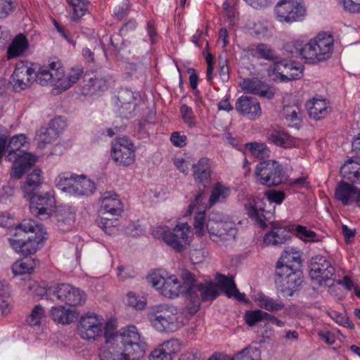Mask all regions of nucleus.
<instances>
[{"instance_id":"nucleus-1","label":"nucleus","mask_w":360,"mask_h":360,"mask_svg":"<svg viewBox=\"0 0 360 360\" xmlns=\"http://www.w3.org/2000/svg\"><path fill=\"white\" fill-rule=\"evenodd\" d=\"M104 338L105 345L100 350L101 360H139L145 354L146 342L134 326L117 331L114 323H108Z\"/></svg>"},{"instance_id":"nucleus-2","label":"nucleus","mask_w":360,"mask_h":360,"mask_svg":"<svg viewBox=\"0 0 360 360\" xmlns=\"http://www.w3.org/2000/svg\"><path fill=\"white\" fill-rule=\"evenodd\" d=\"M219 288L224 292L228 297H234L238 301L246 302L245 293H241L238 290L233 278L221 274H217V284L213 282L208 283H200L197 285L196 295L191 299L194 307L191 309V314H195L200 308V300L212 301L219 295Z\"/></svg>"},{"instance_id":"nucleus-3","label":"nucleus","mask_w":360,"mask_h":360,"mask_svg":"<svg viewBox=\"0 0 360 360\" xmlns=\"http://www.w3.org/2000/svg\"><path fill=\"white\" fill-rule=\"evenodd\" d=\"M55 182L60 190L74 196L90 195L96 190L94 182L84 176L62 174Z\"/></svg>"},{"instance_id":"nucleus-4","label":"nucleus","mask_w":360,"mask_h":360,"mask_svg":"<svg viewBox=\"0 0 360 360\" xmlns=\"http://www.w3.org/2000/svg\"><path fill=\"white\" fill-rule=\"evenodd\" d=\"M219 218L217 214H210L206 222V229L213 242L220 245H227L235 240L237 230L231 223Z\"/></svg>"},{"instance_id":"nucleus-5","label":"nucleus","mask_w":360,"mask_h":360,"mask_svg":"<svg viewBox=\"0 0 360 360\" xmlns=\"http://www.w3.org/2000/svg\"><path fill=\"white\" fill-rule=\"evenodd\" d=\"M255 175L262 185L268 187L277 186L287 179L283 166L278 162L271 160L257 164Z\"/></svg>"},{"instance_id":"nucleus-6","label":"nucleus","mask_w":360,"mask_h":360,"mask_svg":"<svg viewBox=\"0 0 360 360\" xmlns=\"http://www.w3.org/2000/svg\"><path fill=\"white\" fill-rule=\"evenodd\" d=\"M191 233L187 223L177 224L172 230L165 226H159L153 231L155 238H162L163 240L176 250L183 251L188 243V235Z\"/></svg>"},{"instance_id":"nucleus-7","label":"nucleus","mask_w":360,"mask_h":360,"mask_svg":"<svg viewBox=\"0 0 360 360\" xmlns=\"http://www.w3.org/2000/svg\"><path fill=\"white\" fill-rule=\"evenodd\" d=\"M333 40L330 35L319 34L305 44V60L316 63L328 59L332 54Z\"/></svg>"},{"instance_id":"nucleus-8","label":"nucleus","mask_w":360,"mask_h":360,"mask_svg":"<svg viewBox=\"0 0 360 360\" xmlns=\"http://www.w3.org/2000/svg\"><path fill=\"white\" fill-rule=\"evenodd\" d=\"M275 283L283 296L291 297L300 289L302 283V273L293 269L292 266L278 267L276 269Z\"/></svg>"},{"instance_id":"nucleus-9","label":"nucleus","mask_w":360,"mask_h":360,"mask_svg":"<svg viewBox=\"0 0 360 360\" xmlns=\"http://www.w3.org/2000/svg\"><path fill=\"white\" fill-rule=\"evenodd\" d=\"M148 319L158 331H172L177 326V309L168 304L156 305L150 309Z\"/></svg>"},{"instance_id":"nucleus-10","label":"nucleus","mask_w":360,"mask_h":360,"mask_svg":"<svg viewBox=\"0 0 360 360\" xmlns=\"http://www.w3.org/2000/svg\"><path fill=\"white\" fill-rule=\"evenodd\" d=\"M46 294L51 300H58L71 307L82 305L86 300L84 291L68 283L49 287Z\"/></svg>"},{"instance_id":"nucleus-11","label":"nucleus","mask_w":360,"mask_h":360,"mask_svg":"<svg viewBox=\"0 0 360 360\" xmlns=\"http://www.w3.org/2000/svg\"><path fill=\"white\" fill-rule=\"evenodd\" d=\"M309 276L319 285L330 287L335 282V269L330 261L325 257L317 255L313 257L309 265Z\"/></svg>"},{"instance_id":"nucleus-12","label":"nucleus","mask_w":360,"mask_h":360,"mask_svg":"<svg viewBox=\"0 0 360 360\" xmlns=\"http://www.w3.org/2000/svg\"><path fill=\"white\" fill-rule=\"evenodd\" d=\"M106 324L104 323L103 317L95 313L88 312L82 316L79 321L77 327L78 333L80 337L84 340H96L101 337L102 333H105Z\"/></svg>"},{"instance_id":"nucleus-13","label":"nucleus","mask_w":360,"mask_h":360,"mask_svg":"<svg viewBox=\"0 0 360 360\" xmlns=\"http://www.w3.org/2000/svg\"><path fill=\"white\" fill-rule=\"evenodd\" d=\"M25 197L30 200V210L34 216L41 219H46L51 216L52 210L56 204L54 195L51 192H34Z\"/></svg>"},{"instance_id":"nucleus-14","label":"nucleus","mask_w":360,"mask_h":360,"mask_svg":"<svg viewBox=\"0 0 360 360\" xmlns=\"http://www.w3.org/2000/svg\"><path fill=\"white\" fill-rule=\"evenodd\" d=\"M275 13L278 21L291 23L303 19L305 8L297 0H280L275 7Z\"/></svg>"},{"instance_id":"nucleus-15","label":"nucleus","mask_w":360,"mask_h":360,"mask_svg":"<svg viewBox=\"0 0 360 360\" xmlns=\"http://www.w3.org/2000/svg\"><path fill=\"white\" fill-rule=\"evenodd\" d=\"M37 65L27 61H19L16 63L12 75L13 86L15 91L24 90L34 82V72Z\"/></svg>"},{"instance_id":"nucleus-16","label":"nucleus","mask_w":360,"mask_h":360,"mask_svg":"<svg viewBox=\"0 0 360 360\" xmlns=\"http://www.w3.org/2000/svg\"><path fill=\"white\" fill-rule=\"evenodd\" d=\"M63 77L65 71L60 63L53 61L48 66H37L34 72V82L41 86L52 84L57 86L58 81Z\"/></svg>"},{"instance_id":"nucleus-17","label":"nucleus","mask_w":360,"mask_h":360,"mask_svg":"<svg viewBox=\"0 0 360 360\" xmlns=\"http://www.w3.org/2000/svg\"><path fill=\"white\" fill-rule=\"evenodd\" d=\"M65 127V122L60 117H55L49 122L46 127L39 129L35 136L34 141L38 147L44 148L46 144L55 141Z\"/></svg>"},{"instance_id":"nucleus-18","label":"nucleus","mask_w":360,"mask_h":360,"mask_svg":"<svg viewBox=\"0 0 360 360\" xmlns=\"http://www.w3.org/2000/svg\"><path fill=\"white\" fill-rule=\"evenodd\" d=\"M111 155L118 165L129 166L135 160L134 144L126 137L119 138L112 146Z\"/></svg>"},{"instance_id":"nucleus-19","label":"nucleus","mask_w":360,"mask_h":360,"mask_svg":"<svg viewBox=\"0 0 360 360\" xmlns=\"http://www.w3.org/2000/svg\"><path fill=\"white\" fill-rule=\"evenodd\" d=\"M26 142V137L24 134L12 136L8 144H6L5 149L8 153L6 158L10 162H15L20 158H23L24 160H27L31 163H35L37 157L21 149V148L25 146Z\"/></svg>"},{"instance_id":"nucleus-20","label":"nucleus","mask_w":360,"mask_h":360,"mask_svg":"<svg viewBox=\"0 0 360 360\" xmlns=\"http://www.w3.org/2000/svg\"><path fill=\"white\" fill-rule=\"evenodd\" d=\"M240 86L245 93L255 94L267 100H271L275 96L273 88L257 77L243 79L240 82Z\"/></svg>"},{"instance_id":"nucleus-21","label":"nucleus","mask_w":360,"mask_h":360,"mask_svg":"<svg viewBox=\"0 0 360 360\" xmlns=\"http://www.w3.org/2000/svg\"><path fill=\"white\" fill-rule=\"evenodd\" d=\"M235 109L240 115L250 120H255L262 115L260 103L252 96H240L236 102Z\"/></svg>"},{"instance_id":"nucleus-22","label":"nucleus","mask_w":360,"mask_h":360,"mask_svg":"<svg viewBox=\"0 0 360 360\" xmlns=\"http://www.w3.org/2000/svg\"><path fill=\"white\" fill-rule=\"evenodd\" d=\"M45 238L43 236H32L27 240L8 238L11 246L24 256L35 253L43 245Z\"/></svg>"},{"instance_id":"nucleus-23","label":"nucleus","mask_w":360,"mask_h":360,"mask_svg":"<svg viewBox=\"0 0 360 360\" xmlns=\"http://www.w3.org/2000/svg\"><path fill=\"white\" fill-rule=\"evenodd\" d=\"M193 169L195 181L202 184L203 187L209 186L212 172V161L207 158H202L193 165Z\"/></svg>"},{"instance_id":"nucleus-24","label":"nucleus","mask_w":360,"mask_h":360,"mask_svg":"<svg viewBox=\"0 0 360 360\" xmlns=\"http://www.w3.org/2000/svg\"><path fill=\"white\" fill-rule=\"evenodd\" d=\"M117 100L120 103V112L123 117L129 118L136 108V95L131 89L122 88L117 95Z\"/></svg>"},{"instance_id":"nucleus-25","label":"nucleus","mask_w":360,"mask_h":360,"mask_svg":"<svg viewBox=\"0 0 360 360\" xmlns=\"http://www.w3.org/2000/svg\"><path fill=\"white\" fill-rule=\"evenodd\" d=\"M79 314L75 309L68 308L64 306L53 307L51 310V316L54 322L63 325L70 324L77 319Z\"/></svg>"},{"instance_id":"nucleus-26","label":"nucleus","mask_w":360,"mask_h":360,"mask_svg":"<svg viewBox=\"0 0 360 360\" xmlns=\"http://www.w3.org/2000/svg\"><path fill=\"white\" fill-rule=\"evenodd\" d=\"M160 292L166 297H176L185 292V286L181 285L175 275H170L167 276L160 289Z\"/></svg>"},{"instance_id":"nucleus-27","label":"nucleus","mask_w":360,"mask_h":360,"mask_svg":"<svg viewBox=\"0 0 360 360\" xmlns=\"http://www.w3.org/2000/svg\"><path fill=\"white\" fill-rule=\"evenodd\" d=\"M54 218L58 228L65 231L72 226L75 220V213L70 207H59L55 211Z\"/></svg>"},{"instance_id":"nucleus-28","label":"nucleus","mask_w":360,"mask_h":360,"mask_svg":"<svg viewBox=\"0 0 360 360\" xmlns=\"http://www.w3.org/2000/svg\"><path fill=\"white\" fill-rule=\"evenodd\" d=\"M359 191L354 186L340 182L335 189V198L344 205H349L356 201Z\"/></svg>"},{"instance_id":"nucleus-29","label":"nucleus","mask_w":360,"mask_h":360,"mask_svg":"<svg viewBox=\"0 0 360 360\" xmlns=\"http://www.w3.org/2000/svg\"><path fill=\"white\" fill-rule=\"evenodd\" d=\"M122 204L117 195L106 193L101 200V210L112 216L119 215L122 211Z\"/></svg>"},{"instance_id":"nucleus-30","label":"nucleus","mask_w":360,"mask_h":360,"mask_svg":"<svg viewBox=\"0 0 360 360\" xmlns=\"http://www.w3.org/2000/svg\"><path fill=\"white\" fill-rule=\"evenodd\" d=\"M290 237V232L285 229L274 226L271 231L265 234L264 242L266 245H279L283 244Z\"/></svg>"},{"instance_id":"nucleus-31","label":"nucleus","mask_w":360,"mask_h":360,"mask_svg":"<svg viewBox=\"0 0 360 360\" xmlns=\"http://www.w3.org/2000/svg\"><path fill=\"white\" fill-rule=\"evenodd\" d=\"M309 115L315 120L324 118L328 114V106L326 99H316L309 101L306 105Z\"/></svg>"},{"instance_id":"nucleus-32","label":"nucleus","mask_w":360,"mask_h":360,"mask_svg":"<svg viewBox=\"0 0 360 360\" xmlns=\"http://www.w3.org/2000/svg\"><path fill=\"white\" fill-rule=\"evenodd\" d=\"M305 44L302 40L286 42L283 47V55L287 58H301L305 60Z\"/></svg>"},{"instance_id":"nucleus-33","label":"nucleus","mask_w":360,"mask_h":360,"mask_svg":"<svg viewBox=\"0 0 360 360\" xmlns=\"http://www.w3.org/2000/svg\"><path fill=\"white\" fill-rule=\"evenodd\" d=\"M295 64V62L288 63L285 60H278L269 67L268 74L269 76L278 75L277 77L281 82H288V79L285 78L286 74L288 72H290L291 68H293Z\"/></svg>"},{"instance_id":"nucleus-34","label":"nucleus","mask_w":360,"mask_h":360,"mask_svg":"<svg viewBox=\"0 0 360 360\" xmlns=\"http://www.w3.org/2000/svg\"><path fill=\"white\" fill-rule=\"evenodd\" d=\"M262 202H254V204H249L245 206L248 215L254 220L258 226L264 229L266 224L264 221L266 217L264 215V208Z\"/></svg>"},{"instance_id":"nucleus-35","label":"nucleus","mask_w":360,"mask_h":360,"mask_svg":"<svg viewBox=\"0 0 360 360\" xmlns=\"http://www.w3.org/2000/svg\"><path fill=\"white\" fill-rule=\"evenodd\" d=\"M34 233V236H44L46 231L43 226L38 224L32 219H24L21 223L18 224L15 227V236L20 235L22 233Z\"/></svg>"},{"instance_id":"nucleus-36","label":"nucleus","mask_w":360,"mask_h":360,"mask_svg":"<svg viewBox=\"0 0 360 360\" xmlns=\"http://www.w3.org/2000/svg\"><path fill=\"white\" fill-rule=\"evenodd\" d=\"M255 301L259 307L271 312L278 311L284 308V304L281 300H274L264 294L257 295Z\"/></svg>"},{"instance_id":"nucleus-37","label":"nucleus","mask_w":360,"mask_h":360,"mask_svg":"<svg viewBox=\"0 0 360 360\" xmlns=\"http://www.w3.org/2000/svg\"><path fill=\"white\" fill-rule=\"evenodd\" d=\"M41 171L39 168H35L31 174H30L26 179V182L22 187L24 196L30 195L34 193V191L41 184Z\"/></svg>"},{"instance_id":"nucleus-38","label":"nucleus","mask_w":360,"mask_h":360,"mask_svg":"<svg viewBox=\"0 0 360 360\" xmlns=\"http://www.w3.org/2000/svg\"><path fill=\"white\" fill-rule=\"evenodd\" d=\"M37 265V262L31 257H25L15 262L12 266V271L15 276L31 274Z\"/></svg>"},{"instance_id":"nucleus-39","label":"nucleus","mask_w":360,"mask_h":360,"mask_svg":"<svg viewBox=\"0 0 360 360\" xmlns=\"http://www.w3.org/2000/svg\"><path fill=\"white\" fill-rule=\"evenodd\" d=\"M352 163V160L347 162L341 167L340 172L343 178L351 183L360 184V166Z\"/></svg>"},{"instance_id":"nucleus-40","label":"nucleus","mask_w":360,"mask_h":360,"mask_svg":"<svg viewBox=\"0 0 360 360\" xmlns=\"http://www.w3.org/2000/svg\"><path fill=\"white\" fill-rule=\"evenodd\" d=\"M28 46V42L22 34L17 35L8 48V58L18 56L22 53Z\"/></svg>"},{"instance_id":"nucleus-41","label":"nucleus","mask_w":360,"mask_h":360,"mask_svg":"<svg viewBox=\"0 0 360 360\" xmlns=\"http://www.w3.org/2000/svg\"><path fill=\"white\" fill-rule=\"evenodd\" d=\"M301 262L300 252L297 251L295 248H288L283 252L277 262L276 268L284 266H291V262H296L300 264Z\"/></svg>"},{"instance_id":"nucleus-42","label":"nucleus","mask_w":360,"mask_h":360,"mask_svg":"<svg viewBox=\"0 0 360 360\" xmlns=\"http://www.w3.org/2000/svg\"><path fill=\"white\" fill-rule=\"evenodd\" d=\"M252 51L253 55L274 63L277 62L279 58L276 51L266 44L260 43L257 44Z\"/></svg>"},{"instance_id":"nucleus-43","label":"nucleus","mask_w":360,"mask_h":360,"mask_svg":"<svg viewBox=\"0 0 360 360\" xmlns=\"http://www.w3.org/2000/svg\"><path fill=\"white\" fill-rule=\"evenodd\" d=\"M82 73V68H77L71 69V71L67 77L65 78L63 77L60 81H58L57 88L63 91L68 89L79 80Z\"/></svg>"},{"instance_id":"nucleus-44","label":"nucleus","mask_w":360,"mask_h":360,"mask_svg":"<svg viewBox=\"0 0 360 360\" xmlns=\"http://www.w3.org/2000/svg\"><path fill=\"white\" fill-rule=\"evenodd\" d=\"M231 360H261V352L257 347H247L236 354Z\"/></svg>"},{"instance_id":"nucleus-45","label":"nucleus","mask_w":360,"mask_h":360,"mask_svg":"<svg viewBox=\"0 0 360 360\" xmlns=\"http://www.w3.org/2000/svg\"><path fill=\"white\" fill-rule=\"evenodd\" d=\"M245 147L253 156L258 159L264 160L269 156L270 150L263 143H248L245 144Z\"/></svg>"},{"instance_id":"nucleus-46","label":"nucleus","mask_w":360,"mask_h":360,"mask_svg":"<svg viewBox=\"0 0 360 360\" xmlns=\"http://www.w3.org/2000/svg\"><path fill=\"white\" fill-rule=\"evenodd\" d=\"M229 195V189L220 183L215 184L209 199L210 206L217 202H223Z\"/></svg>"},{"instance_id":"nucleus-47","label":"nucleus","mask_w":360,"mask_h":360,"mask_svg":"<svg viewBox=\"0 0 360 360\" xmlns=\"http://www.w3.org/2000/svg\"><path fill=\"white\" fill-rule=\"evenodd\" d=\"M184 281L181 285L185 286V292L190 299H193V295H196L197 284L194 276L189 271H186L182 275Z\"/></svg>"},{"instance_id":"nucleus-48","label":"nucleus","mask_w":360,"mask_h":360,"mask_svg":"<svg viewBox=\"0 0 360 360\" xmlns=\"http://www.w3.org/2000/svg\"><path fill=\"white\" fill-rule=\"evenodd\" d=\"M14 166L11 172V177L13 179H19L25 174V171L27 170L34 163L30 162L27 160H24L23 158H20L15 162H13Z\"/></svg>"},{"instance_id":"nucleus-49","label":"nucleus","mask_w":360,"mask_h":360,"mask_svg":"<svg viewBox=\"0 0 360 360\" xmlns=\"http://www.w3.org/2000/svg\"><path fill=\"white\" fill-rule=\"evenodd\" d=\"M44 316V310L39 304L34 307L30 315L27 319V322L32 326H39L41 324V319Z\"/></svg>"},{"instance_id":"nucleus-50","label":"nucleus","mask_w":360,"mask_h":360,"mask_svg":"<svg viewBox=\"0 0 360 360\" xmlns=\"http://www.w3.org/2000/svg\"><path fill=\"white\" fill-rule=\"evenodd\" d=\"M264 311L260 309L248 310L245 312L244 319L250 326H253L257 323L264 321Z\"/></svg>"},{"instance_id":"nucleus-51","label":"nucleus","mask_w":360,"mask_h":360,"mask_svg":"<svg viewBox=\"0 0 360 360\" xmlns=\"http://www.w3.org/2000/svg\"><path fill=\"white\" fill-rule=\"evenodd\" d=\"M146 298L143 296L136 295L133 292L127 294V304L136 309H143L146 305Z\"/></svg>"},{"instance_id":"nucleus-52","label":"nucleus","mask_w":360,"mask_h":360,"mask_svg":"<svg viewBox=\"0 0 360 360\" xmlns=\"http://www.w3.org/2000/svg\"><path fill=\"white\" fill-rule=\"evenodd\" d=\"M16 8L15 0H0V19L10 15Z\"/></svg>"},{"instance_id":"nucleus-53","label":"nucleus","mask_w":360,"mask_h":360,"mask_svg":"<svg viewBox=\"0 0 360 360\" xmlns=\"http://www.w3.org/2000/svg\"><path fill=\"white\" fill-rule=\"evenodd\" d=\"M283 115L287 121L295 122V124H297V122L300 120V112L296 105L285 106L283 108Z\"/></svg>"},{"instance_id":"nucleus-54","label":"nucleus","mask_w":360,"mask_h":360,"mask_svg":"<svg viewBox=\"0 0 360 360\" xmlns=\"http://www.w3.org/2000/svg\"><path fill=\"white\" fill-rule=\"evenodd\" d=\"M73 8L75 15L79 18L87 11L88 2L86 0H68Z\"/></svg>"},{"instance_id":"nucleus-55","label":"nucleus","mask_w":360,"mask_h":360,"mask_svg":"<svg viewBox=\"0 0 360 360\" xmlns=\"http://www.w3.org/2000/svg\"><path fill=\"white\" fill-rule=\"evenodd\" d=\"M165 274L167 275L165 272L161 273L160 271H154L148 276V281L150 283L154 288L160 290L167 278Z\"/></svg>"},{"instance_id":"nucleus-56","label":"nucleus","mask_w":360,"mask_h":360,"mask_svg":"<svg viewBox=\"0 0 360 360\" xmlns=\"http://www.w3.org/2000/svg\"><path fill=\"white\" fill-rule=\"evenodd\" d=\"M297 236L300 239L307 242L316 241L315 239L316 236V233L313 231L309 230L307 227L298 225L295 229Z\"/></svg>"},{"instance_id":"nucleus-57","label":"nucleus","mask_w":360,"mask_h":360,"mask_svg":"<svg viewBox=\"0 0 360 360\" xmlns=\"http://www.w3.org/2000/svg\"><path fill=\"white\" fill-rule=\"evenodd\" d=\"M181 116L184 122L190 127L195 124L193 110L191 107L183 105L181 107Z\"/></svg>"},{"instance_id":"nucleus-58","label":"nucleus","mask_w":360,"mask_h":360,"mask_svg":"<svg viewBox=\"0 0 360 360\" xmlns=\"http://www.w3.org/2000/svg\"><path fill=\"white\" fill-rule=\"evenodd\" d=\"M163 349L166 351L169 356L174 354L180 349V345L177 340L172 339L162 345Z\"/></svg>"},{"instance_id":"nucleus-59","label":"nucleus","mask_w":360,"mask_h":360,"mask_svg":"<svg viewBox=\"0 0 360 360\" xmlns=\"http://www.w3.org/2000/svg\"><path fill=\"white\" fill-rule=\"evenodd\" d=\"M186 136L181 135L178 131L173 132L170 136V141L172 144L179 148H182L186 145Z\"/></svg>"},{"instance_id":"nucleus-60","label":"nucleus","mask_w":360,"mask_h":360,"mask_svg":"<svg viewBox=\"0 0 360 360\" xmlns=\"http://www.w3.org/2000/svg\"><path fill=\"white\" fill-rule=\"evenodd\" d=\"M268 140L272 143L284 148H287L290 146L288 141L284 136L277 134H269Z\"/></svg>"},{"instance_id":"nucleus-61","label":"nucleus","mask_w":360,"mask_h":360,"mask_svg":"<svg viewBox=\"0 0 360 360\" xmlns=\"http://www.w3.org/2000/svg\"><path fill=\"white\" fill-rule=\"evenodd\" d=\"M172 356H169L162 348L154 349L149 356V360H170Z\"/></svg>"},{"instance_id":"nucleus-62","label":"nucleus","mask_w":360,"mask_h":360,"mask_svg":"<svg viewBox=\"0 0 360 360\" xmlns=\"http://www.w3.org/2000/svg\"><path fill=\"white\" fill-rule=\"evenodd\" d=\"M290 72H287V76H285V78L288 79V81H292L294 79H299L302 75V66L299 64H297L295 63L293 68H291Z\"/></svg>"},{"instance_id":"nucleus-63","label":"nucleus","mask_w":360,"mask_h":360,"mask_svg":"<svg viewBox=\"0 0 360 360\" xmlns=\"http://www.w3.org/2000/svg\"><path fill=\"white\" fill-rule=\"evenodd\" d=\"M344 8L352 12H357L360 10V0H340Z\"/></svg>"},{"instance_id":"nucleus-64","label":"nucleus","mask_w":360,"mask_h":360,"mask_svg":"<svg viewBox=\"0 0 360 360\" xmlns=\"http://www.w3.org/2000/svg\"><path fill=\"white\" fill-rule=\"evenodd\" d=\"M200 353L199 351L196 349H193L181 354L179 360H200Z\"/></svg>"}]
</instances>
